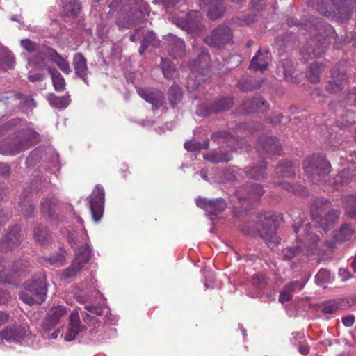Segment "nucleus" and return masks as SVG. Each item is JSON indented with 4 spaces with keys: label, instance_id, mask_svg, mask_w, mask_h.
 Listing matches in <instances>:
<instances>
[{
    "label": "nucleus",
    "instance_id": "e2e57ef3",
    "mask_svg": "<svg viewBox=\"0 0 356 356\" xmlns=\"http://www.w3.org/2000/svg\"><path fill=\"white\" fill-rule=\"evenodd\" d=\"M252 283L259 289H263L267 284L266 277L263 275H255L252 278Z\"/></svg>",
    "mask_w": 356,
    "mask_h": 356
},
{
    "label": "nucleus",
    "instance_id": "9b49d317",
    "mask_svg": "<svg viewBox=\"0 0 356 356\" xmlns=\"http://www.w3.org/2000/svg\"><path fill=\"white\" fill-rule=\"evenodd\" d=\"M257 151L263 158L280 155L281 146L277 138L265 137L260 139Z\"/></svg>",
    "mask_w": 356,
    "mask_h": 356
},
{
    "label": "nucleus",
    "instance_id": "bb28decb",
    "mask_svg": "<svg viewBox=\"0 0 356 356\" xmlns=\"http://www.w3.org/2000/svg\"><path fill=\"white\" fill-rule=\"evenodd\" d=\"M204 159L213 163L228 162L232 160V156L230 152L222 150H214L204 155Z\"/></svg>",
    "mask_w": 356,
    "mask_h": 356
},
{
    "label": "nucleus",
    "instance_id": "4d7b16f0",
    "mask_svg": "<svg viewBox=\"0 0 356 356\" xmlns=\"http://www.w3.org/2000/svg\"><path fill=\"white\" fill-rule=\"evenodd\" d=\"M315 278L316 283L322 286L331 281L330 272L326 269H321L316 274Z\"/></svg>",
    "mask_w": 356,
    "mask_h": 356
},
{
    "label": "nucleus",
    "instance_id": "1a4fd4ad",
    "mask_svg": "<svg viewBox=\"0 0 356 356\" xmlns=\"http://www.w3.org/2000/svg\"><path fill=\"white\" fill-rule=\"evenodd\" d=\"M50 50H52V48L42 47L37 52L27 58L26 67L30 69V73L33 71L40 72L48 68L47 59L50 60V56L49 55Z\"/></svg>",
    "mask_w": 356,
    "mask_h": 356
},
{
    "label": "nucleus",
    "instance_id": "4be33fe9",
    "mask_svg": "<svg viewBox=\"0 0 356 356\" xmlns=\"http://www.w3.org/2000/svg\"><path fill=\"white\" fill-rule=\"evenodd\" d=\"M21 242V233L19 227H13L3 238L0 244L2 250H7L13 245H19Z\"/></svg>",
    "mask_w": 356,
    "mask_h": 356
},
{
    "label": "nucleus",
    "instance_id": "774afa93",
    "mask_svg": "<svg viewBox=\"0 0 356 356\" xmlns=\"http://www.w3.org/2000/svg\"><path fill=\"white\" fill-rule=\"evenodd\" d=\"M292 297L293 293L288 291L285 286H284L279 296V302L282 304H284L291 300Z\"/></svg>",
    "mask_w": 356,
    "mask_h": 356
},
{
    "label": "nucleus",
    "instance_id": "6e6d98bb",
    "mask_svg": "<svg viewBox=\"0 0 356 356\" xmlns=\"http://www.w3.org/2000/svg\"><path fill=\"white\" fill-rule=\"evenodd\" d=\"M47 260L49 261L51 265L58 267L64 264L65 256L63 252H56L47 257Z\"/></svg>",
    "mask_w": 356,
    "mask_h": 356
},
{
    "label": "nucleus",
    "instance_id": "a878e982",
    "mask_svg": "<svg viewBox=\"0 0 356 356\" xmlns=\"http://www.w3.org/2000/svg\"><path fill=\"white\" fill-rule=\"evenodd\" d=\"M202 16L199 12L192 10L189 12L185 18V20L177 25L183 29H197L200 24Z\"/></svg>",
    "mask_w": 356,
    "mask_h": 356
},
{
    "label": "nucleus",
    "instance_id": "37998d69",
    "mask_svg": "<svg viewBox=\"0 0 356 356\" xmlns=\"http://www.w3.org/2000/svg\"><path fill=\"white\" fill-rule=\"evenodd\" d=\"M57 200L55 198H44L41 202L42 213L48 216L52 217L54 213V208Z\"/></svg>",
    "mask_w": 356,
    "mask_h": 356
},
{
    "label": "nucleus",
    "instance_id": "4468645a",
    "mask_svg": "<svg viewBox=\"0 0 356 356\" xmlns=\"http://www.w3.org/2000/svg\"><path fill=\"white\" fill-rule=\"evenodd\" d=\"M143 17L141 11L137 8H132L129 14H121L117 19L116 24L120 29H128L138 23Z\"/></svg>",
    "mask_w": 356,
    "mask_h": 356
},
{
    "label": "nucleus",
    "instance_id": "f704fd0d",
    "mask_svg": "<svg viewBox=\"0 0 356 356\" xmlns=\"http://www.w3.org/2000/svg\"><path fill=\"white\" fill-rule=\"evenodd\" d=\"M50 105L58 109H64L70 104V99L68 95L56 96L55 95H51L48 97Z\"/></svg>",
    "mask_w": 356,
    "mask_h": 356
},
{
    "label": "nucleus",
    "instance_id": "58836bf2",
    "mask_svg": "<svg viewBox=\"0 0 356 356\" xmlns=\"http://www.w3.org/2000/svg\"><path fill=\"white\" fill-rule=\"evenodd\" d=\"M283 74L284 75V78L294 83H298L299 80L297 77L292 76V74L294 72V65L293 63L291 60H283L282 61V66Z\"/></svg>",
    "mask_w": 356,
    "mask_h": 356
},
{
    "label": "nucleus",
    "instance_id": "a18cd8bd",
    "mask_svg": "<svg viewBox=\"0 0 356 356\" xmlns=\"http://www.w3.org/2000/svg\"><path fill=\"white\" fill-rule=\"evenodd\" d=\"M33 236L35 240L41 244L47 241L50 237L49 231L42 225L38 226L34 228Z\"/></svg>",
    "mask_w": 356,
    "mask_h": 356
},
{
    "label": "nucleus",
    "instance_id": "6ab92c4d",
    "mask_svg": "<svg viewBox=\"0 0 356 356\" xmlns=\"http://www.w3.org/2000/svg\"><path fill=\"white\" fill-rule=\"evenodd\" d=\"M270 58V56L268 50L264 51L259 50L252 58L249 68L254 71L265 70L268 65Z\"/></svg>",
    "mask_w": 356,
    "mask_h": 356
},
{
    "label": "nucleus",
    "instance_id": "412c9836",
    "mask_svg": "<svg viewBox=\"0 0 356 356\" xmlns=\"http://www.w3.org/2000/svg\"><path fill=\"white\" fill-rule=\"evenodd\" d=\"M268 106V102L261 97H255L252 99H247L241 105L242 109L245 113L264 111Z\"/></svg>",
    "mask_w": 356,
    "mask_h": 356
},
{
    "label": "nucleus",
    "instance_id": "f257e3e1",
    "mask_svg": "<svg viewBox=\"0 0 356 356\" xmlns=\"http://www.w3.org/2000/svg\"><path fill=\"white\" fill-rule=\"evenodd\" d=\"M356 0H320L317 4L318 11L327 17H336L341 20L350 18L352 9Z\"/></svg>",
    "mask_w": 356,
    "mask_h": 356
},
{
    "label": "nucleus",
    "instance_id": "cd10ccee",
    "mask_svg": "<svg viewBox=\"0 0 356 356\" xmlns=\"http://www.w3.org/2000/svg\"><path fill=\"white\" fill-rule=\"evenodd\" d=\"M275 174L277 177L289 178L294 175L295 167L289 161L280 162L275 168Z\"/></svg>",
    "mask_w": 356,
    "mask_h": 356
},
{
    "label": "nucleus",
    "instance_id": "864d4df0",
    "mask_svg": "<svg viewBox=\"0 0 356 356\" xmlns=\"http://www.w3.org/2000/svg\"><path fill=\"white\" fill-rule=\"evenodd\" d=\"M78 259L79 263L82 264L83 266L90 260V250L88 246L83 247L76 252V256L74 259Z\"/></svg>",
    "mask_w": 356,
    "mask_h": 356
},
{
    "label": "nucleus",
    "instance_id": "052dcab7",
    "mask_svg": "<svg viewBox=\"0 0 356 356\" xmlns=\"http://www.w3.org/2000/svg\"><path fill=\"white\" fill-rule=\"evenodd\" d=\"M338 309V304L334 300H330L322 305V312L324 314H333Z\"/></svg>",
    "mask_w": 356,
    "mask_h": 356
},
{
    "label": "nucleus",
    "instance_id": "13d9d810",
    "mask_svg": "<svg viewBox=\"0 0 356 356\" xmlns=\"http://www.w3.org/2000/svg\"><path fill=\"white\" fill-rule=\"evenodd\" d=\"M20 123L19 118H13L10 120L6 123L3 124L0 127V133L4 134L8 133L9 131H12Z\"/></svg>",
    "mask_w": 356,
    "mask_h": 356
},
{
    "label": "nucleus",
    "instance_id": "de8ad7c7",
    "mask_svg": "<svg viewBox=\"0 0 356 356\" xmlns=\"http://www.w3.org/2000/svg\"><path fill=\"white\" fill-rule=\"evenodd\" d=\"M321 67V63H314L310 65L309 69L307 73V77L311 83H316L319 81Z\"/></svg>",
    "mask_w": 356,
    "mask_h": 356
},
{
    "label": "nucleus",
    "instance_id": "423d86ee",
    "mask_svg": "<svg viewBox=\"0 0 356 356\" xmlns=\"http://www.w3.org/2000/svg\"><path fill=\"white\" fill-rule=\"evenodd\" d=\"M232 32L226 26H218L204 38V42L210 47L221 49L232 41Z\"/></svg>",
    "mask_w": 356,
    "mask_h": 356
},
{
    "label": "nucleus",
    "instance_id": "6e6552de",
    "mask_svg": "<svg viewBox=\"0 0 356 356\" xmlns=\"http://www.w3.org/2000/svg\"><path fill=\"white\" fill-rule=\"evenodd\" d=\"M20 122H22L20 121ZM13 137L10 136L0 142V154L3 155H15L20 152L22 149L21 123L13 130ZM8 132H11L9 131Z\"/></svg>",
    "mask_w": 356,
    "mask_h": 356
},
{
    "label": "nucleus",
    "instance_id": "bf43d9fd",
    "mask_svg": "<svg viewBox=\"0 0 356 356\" xmlns=\"http://www.w3.org/2000/svg\"><path fill=\"white\" fill-rule=\"evenodd\" d=\"M345 117L346 118L345 120L343 119L342 120H340L339 119L337 120L338 126L340 127L341 128L347 127L353 124L355 121V115L351 111H346Z\"/></svg>",
    "mask_w": 356,
    "mask_h": 356
},
{
    "label": "nucleus",
    "instance_id": "2eb2a0df",
    "mask_svg": "<svg viewBox=\"0 0 356 356\" xmlns=\"http://www.w3.org/2000/svg\"><path fill=\"white\" fill-rule=\"evenodd\" d=\"M22 266V262L18 261L13 264L12 273L7 274L4 270H0V284L7 283L16 286L19 285L21 282Z\"/></svg>",
    "mask_w": 356,
    "mask_h": 356
},
{
    "label": "nucleus",
    "instance_id": "f03ea898",
    "mask_svg": "<svg viewBox=\"0 0 356 356\" xmlns=\"http://www.w3.org/2000/svg\"><path fill=\"white\" fill-rule=\"evenodd\" d=\"M24 291V302L29 305L42 304L47 296V284L44 275H35L30 282H27Z\"/></svg>",
    "mask_w": 356,
    "mask_h": 356
},
{
    "label": "nucleus",
    "instance_id": "a211bd4d",
    "mask_svg": "<svg viewBox=\"0 0 356 356\" xmlns=\"http://www.w3.org/2000/svg\"><path fill=\"white\" fill-rule=\"evenodd\" d=\"M66 314L67 310L64 307L58 306L53 308L43 323L44 329L46 330H51L59 322L60 319Z\"/></svg>",
    "mask_w": 356,
    "mask_h": 356
},
{
    "label": "nucleus",
    "instance_id": "2f4dec72",
    "mask_svg": "<svg viewBox=\"0 0 356 356\" xmlns=\"http://www.w3.org/2000/svg\"><path fill=\"white\" fill-rule=\"evenodd\" d=\"M47 70L51 75L54 89L58 92L63 91L65 88V81L61 74L56 69L50 67H48Z\"/></svg>",
    "mask_w": 356,
    "mask_h": 356
},
{
    "label": "nucleus",
    "instance_id": "c03bdc74",
    "mask_svg": "<svg viewBox=\"0 0 356 356\" xmlns=\"http://www.w3.org/2000/svg\"><path fill=\"white\" fill-rule=\"evenodd\" d=\"M346 214L349 218L356 216V195H348L344 198Z\"/></svg>",
    "mask_w": 356,
    "mask_h": 356
},
{
    "label": "nucleus",
    "instance_id": "f3484780",
    "mask_svg": "<svg viewBox=\"0 0 356 356\" xmlns=\"http://www.w3.org/2000/svg\"><path fill=\"white\" fill-rule=\"evenodd\" d=\"M84 330H86V326L80 325L78 312H72L70 316V325L65 336V339L68 341H72L75 339L76 335Z\"/></svg>",
    "mask_w": 356,
    "mask_h": 356
},
{
    "label": "nucleus",
    "instance_id": "c85d7f7f",
    "mask_svg": "<svg viewBox=\"0 0 356 356\" xmlns=\"http://www.w3.org/2000/svg\"><path fill=\"white\" fill-rule=\"evenodd\" d=\"M49 52L50 60L54 62L63 73L69 74L72 72L69 63L55 49H52Z\"/></svg>",
    "mask_w": 356,
    "mask_h": 356
},
{
    "label": "nucleus",
    "instance_id": "680f3d73",
    "mask_svg": "<svg viewBox=\"0 0 356 356\" xmlns=\"http://www.w3.org/2000/svg\"><path fill=\"white\" fill-rule=\"evenodd\" d=\"M283 253L285 260H291L300 254V248L299 246L288 248L284 250Z\"/></svg>",
    "mask_w": 356,
    "mask_h": 356
},
{
    "label": "nucleus",
    "instance_id": "c9c22d12",
    "mask_svg": "<svg viewBox=\"0 0 356 356\" xmlns=\"http://www.w3.org/2000/svg\"><path fill=\"white\" fill-rule=\"evenodd\" d=\"M159 44V40L156 35L153 32L149 31L142 41L141 46L139 48V53L141 55L149 47H157Z\"/></svg>",
    "mask_w": 356,
    "mask_h": 356
},
{
    "label": "nucleus",
    "instance_id": "72a5a7b5",
    "mask_svg": "<svg viewBox=\"0 0 356 356\" xmlns=\"http://www.w3.org/2000/svg\"><path fill=\"white\" fill-rule=\"evenodd\" d=\"M262 82L253 78H246L238 82V86L239 89L244 92L252 91L258 89L261 86Z\"/></svg>",
    "mask_w": 356,
    "mask_h": 356
},
{
    "label": "nucleus",
    "instance_id": "3c124183",
    "mask_svg": "<svg viewBox=\"0 0 356 356\" xmlns=\"http://www.w3.org/2000/svg\"><path fill=\"white\" fill-rule=\"evenodd\" d=\"M168 98L170 103L175 106L179 102L182 98V92L177 85H172L169 88Z\"/></svg>",
    "mask_w": 356,
    "mask_h": 356
},
{
    "label": "nucleus",
    "instance_id": "20e7f679",
    "mask_svg": "<svg viewBox=\"0 0 356 356\" xmlns=\"http://www.w3.org/2000/svg\"><path fill=\"white\" fill-rule=\"evenodd\" d=\"M330 163L323 156L314 154L303 162V168L306 175L312 181L317 184L330 172Z\"/></svg>",
    "mask_w": 356,
    "mask_h": 356
},
{
    "label": "nucleus",
    "instance_id": "473e14b6",
    "mask_svg": "<svg viewBox=\"0 0 356 356\" xmlns=\"http://www.w3.org/2000/svg\"><path fill=\"white\" fill-rule=\"evenodd\" d=\"M15 63L13 54L7 49H0V70L11 69Z\"/></svg>",
    "mask_w": 356,
    "mask_h": 356
},
{
    "label": "nucleus",
    "instance_id": "4c0bfd02",
    "mask_svg": "<svg viewBox=\"0 0 356 356\" xmlns=\"http://www.w3.org/2000/svg\"><path fill=\"white\" fill-rule=\"evenodd\" d=\"M39 140V134L33 129H24V149L37 144Z\"/></svg>",
    "mask_w": 356,
    "mask_h": 356
},
{
    "label": "nucleus",
    "instance_id": "39448f33",
    "mask_svg": "<svg viewBox=\"0 0 356 356\" xmlns=\"http://www.w3.org/2000/svg\"><path fill=\"white\" fill-rule=\"evenodd\" d=\"M329 202H323V200L316 201L311 208V216L314 220L323 230H328L339 218V213L336 210H330L327 212V209L330 207Z\"/></svg>",
    "mask_w": 356,
    "mask_h": 356
},
{
    "label": "nucleus",
    "instance_id": "5fc2aeb1",
    "mask_svg": "<svg viewBox=\"0 0 356 356\" xmlns=\"http://www.w3.org/2000/svg\"><path fill=\"white\" fill-rule=\"evenodd\" d=\"M232 104V100L230 98H222L217 101L213 106L215 112H221L229 109Z\"/></svg>",
    "mask_w": 356,
    "mask_h": 356
},
{
    "label": "nucleus",
    "instance_id": "aec40b11",
    "mask_svg": "<svg viewBox=\"0 0 356 356\" xmlns=\"http://www.w3.org/2000/svg\"><path fill=\"white\" fill-rule=\"evenodd\" d=\"M22 339V330L19 326L11 325L0 332V343L6 340L8 343H20Z\"/></svg>",
    "mask_w": 356,
    "mask_h": 356
},
{
    "label": "nucleus",
    "instance_id": "338daca9",
    "mask_svg": "<svg viewBox=\"0 0 356 356\" xmlns=\"http://www.w3.org/2000/svg\"><path fill=\"white\" fill-rule=\"evenodd\" d=\"M85 309L88 313L96 316H101L103 314V307L100 305L86 304Z\"/></svg>",
    "mask_w": 356,
    "mask_h": 356
},
{
    "label": "nucleus",
    "instance_id": "f8f14e48",
    "mask_svg": "<svg viewBox=\"0 0 356 356\" xmlns=\"http://www.w3.org/2000/svg\"><path fill=\"white\" fill-rule=\"evenodd\" d=\"M137 92L140 97L152 105L153 109L159 108L165 102L164 95L160 90L138 88Z\"/></svg>",
    "mask_w": 356,
    "mask_h": 356
},
{
    "label": "nucleus",
    "instance_id": "0e129e2a",
    "mask_svg": "<svg viewBox=\"0 0 356 356\" xmlns=\"http://www.w3.org/2000/svg\"><path fill=\"white\" fill-rule=\"evenodd\" d=\"M306 284V281H293L286 284L284 286L291 293H293L296 291L302 290Z\"/></svg>",
    "mask_w": 356,
    "mask_h": 356
},
{
    "label": "nucleus",
    "instance_id": "5701e85b",
    "mask_svg": "<svg viewBox=\"0 0 356 356\" xmlns=\"http://www.w3.org/2000/svg\"><path fill=\"white\" fill-rule=\"evenodd\" d=\"M332 76L334 80L327 82L325 86L326 90L333 93L342 90L346 82V74L344 73H337V72L333 70Z\"/></svg>",
    "mask_w": 356,
    "mask_h": 356
},
{
    "label": "nucleus",
    "instance_id": "0eeeda50",
    "mask_svg": "<svg viewBox=\"0 0 356 356\" xmlns=\"http://www.w3.org/2000/svg\"><path fill=\"white\" fill-rule=\"evenodd\" d=\"M104 190L102 185L97 184L90 195V209L93 220L99 222L104 211Z\"/></svg>",
    "mask_w": 356,
    "mask_h": 356
},
{
    "label": "nucleus",
    "instance_id": "603ef678",
    "mask_svg": "<svg viewBox=\"0 0 356 356\" xmlns=\"http://www.w3.org/2000/svg\"><path fill=\"white\" fill-rule=\"evenodd\" d=\"M184 147L188 152L200 151L202 149H207L209 147V142L204 141L203 143H200L195 140H190L184 143Z\"/></svg>",
    "mask_w": 356,
    "mask_h": 356
},
{
    "label": "nucleus",
    "instance_id": "c756f323",
    "mask_svg": "<svg viewBox=\"0 0 356 356\" xmlns=\"http://www.w3.org/2000/svg\"><path fill=\"white\" fill-rule=\"evenodd\" d=\"M244 189L248 193L247 196H242L241 194V191H237V196L240 200L257 199L260 197L264 193V191L259 184L248 186Z\"/></svg>",
    "mask_w": 356,
    "mask_h": 356
},
{
    "label": "nucleus",
    "instance_id": "7c9ffc66",
    "mask_svg": "<svg viewBox=\"0 0 356 356\" xmlns=\"http://www.w3.org/2000/svg\"><path fill=\"white\" fill-rule=\"evenodd\" d=\"M354 234V229L348 224H343L339 229L334 234L336 242L342 243L351 238Z\"/></svg>",
    "mask_w": 356,
    "mask_h": 356
},
{
    "label": "nucleus",
    "instance_id": "79ce46f5",
    "mask_svg": "<svg viewBox=\"0 0 356 356\" xmlns=\"http://www.w3.org/2000/svg\"><path fill=\"white\" fill-rule=\"evenodd\" d=\"M83 268V264L79 263V259H74L71 265L62 273V276L65 279H69L76 276Z\"/></svg>",
    "mask_w": 356,
    "mask_h": 356
},
{
    "label": "nucleus",
    "instance_id": "7ed1b4c3",
    "mask_svg": "<svg viewBox=\"0 0 356 356\" xmlns=\"http://www.w3.org/2000/svg\"><path fill=\"white\" fill-rule=\"evenodd\" d=\"M280 219V216L272 211L258 213L257 230L260 236L267 243L273 241Z\"/></svg>",
    "mask_w": 356,
    "mask_h": 356
},
{
    "label": "nucleus",
    "instance_id": "dca6fc26",
    "mask_svg": "<svg viewBox=\"0 0 356 356\" xmlns=\"http://www.w3.org/2000/svg\"><path fill=\"white\" fill-rule=\"evenodd\" d=\"M81 11L79 0H63V15L66 22L77 17Z\"/></svg>",
    "mask_w": 356,
    "mask_h": 356
},
{
    "label": "nucleus",
    "instance_id": "b1692460",
    "mask_svg": "<svg viewBox=\"0 0 356 356\" xmlns=\"http://www.w3.org/2000/svg\"><path fill=\"white\" fill-rule=\"evenodd\" d=\"M304 232L305 234V236L302 238H298V240L303 244L305 248L313 252L319 241L318 236L311 231V225L309 224L306 225Z\"/></svg>",
    "mask_w": 356,
    "mask_h": 356
},
{
    "label": "nucleus",
    "instance_id": "a19ab883",
    "mask_svg": "<svg viewBox=\"0 0 356 356\" xmlns=\"http://www.w3.org/2000/svg\"><path fill=\"white\" fill-rule=\"evenodd\" d=\"M210 60V56L207 50L202 49L197 59L194 61L192 66L193 70H198L204 69L208 66Z\"/></svg>",
    "mask_w": 356,
    "mask_h": 356
},
{
    "label": "nucleus",
    "instance_id": "8fccbe9b",
    "mask_svg": "<svg viewBox=\"0 0 356 356\" xmlns=\"http://www.w3.org/2000/svg\"><path fill=\"white\" fill-rule=\"evenodd\" d=\"M225 12V7L222 3H212L209 6L208 16L211 19H216L222 16Z\"/></svg>",
    "mask_w": 356,
    "mask_h": 356
},
{
    "label": "nucleus",
    "instance_id": "9d476101",
    "mask_svg": "<svg viewBox=\"0 0 356 356\" xmlns=\"http://www.w3.org/2000/svg\"><path fill=\"white\" fill-rule=\"evenodd\" d=\"M195 202L196 205L204 209L211 217L223 212L227 207V203L222 198L207 200L200 197Z\"/></svg>",
    "mask_w": 356,
    "mask_h": 356
},
{
    "label": "nucleus",
    "instance_id": "49530a36",
    "mask_svg": "<svg viewBox=\"0 0 356 356\" xmlns=\"http://www.w3.org/2000/svg\"><path fill=\"white\" fill-rule=\"evenodd\" d=\"M161 66L165 78L173 79L177 76V73L175 66L171 65L168 60L161 58Z\"/></svg>",
    "mask_w": 356,
    "mask_h": 356
},
{
    "label": "nucleus",
    "instance_id": "ddd939ff",
    "mask_svg": "<svg viewBox=\"0 0 356 356\" xmlns=\"http://www.w3.org/2000/svg\"><path fill=\"white\" fill-rule=\"evenodd\" d=\"M72 65L75 74L88 86V74L90 72L87 65V60L82 53L79 52L74 54Z\"/></svg>",
    "mask_w": 356,
    "mask_h": 356
},
{
    "label": "nucleus",
    "instance_id": "e433bc0d",
    "mask_svg": "<svg viewBox=\"0 0 356 356\" xmlns=\"http://www.w3.org/2000/svg\"><path fill=\"white\" fill-rule=\"evenodd\" d=\"M355 174H353L349 169H344L339 173L334 179V184L337 188L339 186L348 184L353 180Z\"/></svg>",
    "mask_w": 356,
    "mask_h": 356
},
{
    "label": "nucleus",
    "instance_id": "09e8293b",
    "mask_svg": "<svg viewBox=\"0 0 356 356\" xmlns=\"http://www.w3.org/2000/svg\"><path fill=\"white\" fill-rule=\"evenodd\" d=\"M327 47L326 42H318L316 44V47L314 48H309L305 52V55H308L311 58H319L321 57L325 52V49Z\"/></svg>",
    "mask_w": 356,
    "mask_h": 356
},
{
    "label": "nucleus",
    "instance_id": "393cba45",
    "mask_svg": "<svg viewBox=\"0 0 356 356\" xmlns=\"http://www.w3.org/2000/svg\"><path fill=\"white\" fill-rule=\"evenodd\" d=\"M167 40L170 42V54L175 57H181L184 54L185 43L184 42L172 34H168L165 36Z\"/></svg>",
    "mask_w": 356,
    "mask_h": 356
},
{
    "label": "nucleus",
    "instance_id": "ea45409f",
    "mask_svg": "<svg viewBox=\"0 0 356 356\" xmlns=\"http://www.w3.org/2000/svg\"><path fill=\"white\" fill-rule=\"evenodd\" d=\"M266 168L265 161H261L259 165H254L250 168H246L245 172L248 177L256 179H260L264 177V172Z\"/></svg>",
    "mask_w": 356,
    "mask_h": 356
},
{
    "label": "nucleus",
    "instance_id": "69168bd1",
    "mask_svg": "<svg viewBox=\"0 0 356 356\" xmlns=\"http://www.w3.org/2000/svg\"><path fill=\"white\" fill-rule=\"evenodd\" d=\"M275 185L280 186L282 188L291 192L293 193H298L300 192V186L298 185L292 184L289 182H281V183H277L275 182Z\"/></svg>",
    "mask_w": 356,
    "mask_h": 356
}]
</instances>
